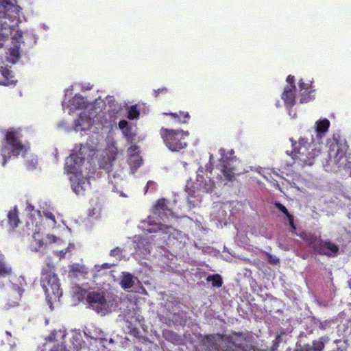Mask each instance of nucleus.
<instances>
[{
	"label": "nucleus",
	"mask_w": 351,
	"mask_h": 351,
	"mask_svg": "<svg viewBox=\"0 0 351 351\" xmlns=\"http://www.w3.org/2000/svg\"><path fill=\"white\" fill-rule=\"evenodd\" d=\"M267 261L271 265H276L279 263L280 260L278 258L274 256L271 254H267Z\"/></svg>",
	"instance_id": "obj_33"
},
{
	"label": "nucleus",
	"mask_w": 351,
	"mask_h": 351,
	"mask_svg": "<svg viewBox=\"0 0 351 351\" xmlns=\"http://www.w3.org/2000/svg\"><path fill=\"white\" fill-rule=\"evenodd\" d=\"M160 135L167 147L173 152H180L187 146L188 131L162 128Z\"/></svg>",
	"instance_id": "obj_6"
},
{
	"label": "nucleus",
	"mask_w": 351,
	"mask_h": 351,
	"mask_svg": "<svg viewBox=\"0 0 351 351\" xmlns=\"http://www.w3.org/2000/svg\"><path fill=\"white\" fill-rule=\"evenodd\" d=\"M324 343L322 342H319L317 344L315 345V350L320 351L324 348Z\"/></svg>",
	"instance_id": "obj_41"
},
{
	"label": "nucleus",
	"mask_w": 351,
	"mask_h": 351,
	"mask_svg": "<svg viewBox=\"0 0 351 351\" xmlns=\"http://www.w3.org/2000/svg\"><path fill=\"white\" fill-rule=\"evenodd\" d=\"M300 237L307 243L315 253L328 256H335L339 252V247L330 240H323L320 237L306 232H302Z\"/></svg>",
	"instance_id": "obj_4"
},
{
	"label": "nucleus",
	"mask_w": 351,
	"mask_h": 351,
	"mask_svg": "<svg viewBox=\"0 0 351 351\" xmlns=\"http://www.w3.org/2000/svg\"><path fill=\"white\" fill-rule=\"evenodd\" d=\"M168 93V89L165 87L160 88L157 90H154L153 93V95L155 97H158L160 94L166 95Z\"/></svg>",
	"instance_id": "obj_31"
},
{
	"label": "nucleus",
	"mask_w": 351,
	"mask_h": 351,
	"mask_svg": "<svg viewBox=\"0 0 351 351\" xmlns=\"http://www.w3.org/2000/svg\"><path fill=\"white\" fill-rule=\"evenodd\" d=\"M0 6L7 12H13L16 9L11 0H0Z\"/></svg>",
	"instance_id": "obj_29"
},
{
	"label": "nucleus",
	"mask_w": 351,
	"mask_h": 351,
	"mask_svg": "<svg viewBox=\"0 0 351 351\" xmlns=\"http://www.w3.org/2000/svg\"><path fill=\"white\" fill-rule=\"evenodd\" d=\"M154 214L157 215L160 219L165 221L173 215V211L168 208L165 199H160L156 202L154 208Z\"/></svg>",
	"instance_id": "obj_10"
},
{
	"label": "nucleus",
	"mask_w": 351,
	"mask_h": 351,
	"mask_svg": "<svg viewBox=\"0 0 351 351\" xmlns=\"http://www.w3.org/2000/svg\"><path fill=\"white\" fill-rule=\"evenodd\" d=\"M138 146L137 145H132L130 146L129 148H128V152L130 153H133L134 152H136L137 149H138Z\"/></svg>",
	"instance_id": "obj_42"
},
{
	"label": "nucleus",
	"mask_w": 351,
	"mask_h": 351,
	"mask_svg": "<svg viewBox=\"0 0 351 351\" xmlns=\"http://www.w3.org/2000/svg\"><path fill=\"white\" fill-rule=\"evenodd\" d=\"M122 249L119 247H116L115 248L112 249L110 252V255L111 256H114V257H117V256H120L122 254Z\"/></svg>",
	"instance_id": "obj_32"
},
{
	"label": "nucleus",
	"mask_w": 351,
	"mask_h": 351,
	"mask_svg": "<svg viewBox=\"0 0 351 351\" xmlns=\"http://www.w3.org/2000/svg\"><path fill=\"white\" fill-rule=\"evenodd\" d=\"M290 141L292 150L290 154L287 151V154L291 156L295 162H298L302 167L313 165L315 158L321 153V145L313 142L312 135L311 138L301 137L298 142L293 138H290Z\"/></svg>",
	"instance_id": "obj_1"
},
{
	"label": "nucleus",
	"mask_w": 351,
	"mask_h": 351,
	"mask_svg": "<svg viewBox=\"0 0 351 351\" xmlns=\"http://www.w3.org/2000/svg\"><path fill=\"white\" fill-rule=\"evenodd\" d=\"M71 180L72 182V184H71L72 189H73V191L77 195L82 194L84 192V191H85L84 184H89V180L86 178H82L78 179L77 182H74L71 178Z\"/></svg>",
	"instance_id": "obj_15"
},
{
	"label": "nucleus",
	"mask_w": 351,
	"mask_h": 351,
	"mask_svg": "<svg viewBox=\"0 0 351 351\" xmlns=\"http://www.w3.org/2000/svg\"><path fill=\"white\" fill-rule=\"evenodd\" d=\"M204 190L208 192V183L205 184V186H204Z\"/></svg>",
	"instance_id": "obj_46"
},
{
	"label": "nucleus",
	"mask_w": 351,
	"mask_h": 351,
	"mask_svg": "<svg viewBox=\"0 0 351 351\" xmlns=\"http://www.w3.org/2000/svg\"><path fill=\"white\" fill-rule=\"evenodd\" d=\"M208 282H210L215 287L219 288L223 285L222 278L219 274L210 275L206 278Z\"/></svg>",
	"instance_id": "obj_23"
},
{
	"label": "nucleus",
	"mask_w": 351,
	"mask_h": 351,
	"mask_svg": "<svg viewBox=\"0 0 351 351\" xmlns=\"http://www.w3.org/2000/svg\"><path fill=\"white\" fill-rule=\"evenodd\" d=\"M101 276V274H98V273H97V274H94V277H95V278H97V277H98V276Z\"/></svg>",
	"instance_id": "obj_47"
},
{
	"label": "nucleus",
	"mask_w": 351,
	"mask_h": 351,
	"mask_svg": "<svg viewBox=\"0 0 351 351\" xmlns=\"http://www.w3.org/2000/svg\"><path fill=\"white\" fill-rule=\"evenodd\" d=\"M34 241H35V244H36V245L34 247V250H36V251L38 250L44 245V242L41 239H38V240L35 239Z\"/></svg>",
	"instance_id": "obj_38"
},
{
	"label": "nucleus",
	"mask_w": 351,
	"mask_h": 351,
	"mask_svg": "<svg viewBox=\"0 0 351 351\" xmlns=\"http://www.w3.org/2000/svg\"><path fill=\"white\" fill-rule=\"evenodd\" d=\"M274 206L276 208H278L280 212L287 216L291 227L295 228L293 221V216L289 213L287 208L280 202H275Z\"/></svg>",
	"instance_id": "obj_20"
},
{
	"label": "nucleus",
	"mask_w": 351,
	"mask_h": 351,
	"mask_svg": "<svg viewBox=\"0 0 351 351\" xmlns=\"http://www.w3.org/2000/svg\"><path fill=\"white\" fill-rule=\"evenodd\" d=\"M152 184H154V182L152 181H149L147 184V187H149Z\"/></svg>",
	"instance_id": "obj_44"
},
{
	"label": "nucleus",
	"mask_w": 351,
	"mask_h": 351,
	"mask_svg": "<svg viewBox=\"0 0 351 351\" xmlns=\"http://www.w3.org/2000/svg\"><path fill=\"white\" fill-rule=\"evenodd\" d=\"M287 85H291L294 88H296L295 85V77L293 75H289L287 77Z\"/></svg>",
	"instance_id": "obj_36"
},
{
	"label": "nucleus",
	"mask_w": 351,
	"mask_h": 351,
	"mask_svg": "<svg viewBox=\"0 0 351 351\" xmlns=\"http://www.w3.org/2000/svg\"><path fill=\"white\" fill-rule=\"evenodd\" d=\"M140 116V111L137 105H132L128 108V119L134 120L138 119Z\"/></svg>",
	"instance_id": "obj_25"
},
{
	"label": "nucleus",
	"mask_w": 351,
	"mask_h": 351,
	"mask_svg": "<svg viewBox=\"0 0 351 351\" xmlns=\"http://www.w3.org/2000/svg\"><path fill=\"white\" fill-rule=\"evenodd\" d=\"M54 254L60 259H62V258L65 257V255L66 254V251L65 250H60V251H56Z\"/></svg>",
	"instance_id": "obj_39"
},
{
	"label": "nucleus",
	"mask_w": 351,
	"mask_h": 351,
	"mask_svg": "<svg viewBox=\"0 0 351 351\" xmlns=\"http://www.w3.org/2000/svg\"><path fill=\"white\" fill-rule=\"evenodd\" d=\"M86 302L96 312L102 313L107 309L108 304L105 296L97 291L88 293L86 298Z\"/></svg>",
	"instance_id": "obj_9"
},
{
	"label": "nucleus",
	"mask_w": 351,
	"mask_h": 351,
	"mask_svg": "<svg viewBox=\"0 0 351 351\" xmlns=\"http://www.w3.org/2000/svg\"><path fill=\"white\" fill-rule=\"evenodd\" d=\"M299 87L300 91H303L302 93V97L300 99V103H306L310 101L309 95L306 96V95H309L311 92V85L308 84L304 83L302 80L299 82Z\"/></svg>",
	"instance_id": "obj_16"
},
{
	"label": "nucleus",
	"mask_w": 351,
	"mask_h": 351,
	"mask_svg": "<svg viewBox=\"0 0 351 351\" xmlns=\"http://www.w3.org/2000/svg\"><path fill=\"white\" fill-rule=\"evenodd\" d=\"M72 105L77 109H84L86 107L84 98L81 95H75L72 100Z\"/></svg>",
	"instance_id": "obj_24"
},
{
	"label": "nucleus",
	"mask_w": 351,
	"mask_h": 351,
	"mask_svg": "<svg viewBox=\"0 0 351 351\" xmlns=\"http://www.w3.org/2000/svg\"><path fill=\"white\" fill-rule=\"evenodd\" d=\"M4 141L5 143L1 148L3 167L12 156L17 157L25 149V146L19 139V132L14 128H10L6 132Z\"/></svg>",
	"instance_id": "obj_5"
},
{
	"label": "nucleus",
	"mask_w": 351,
	"mask_h": 351,
	"mask_svg": "<svg viewBox=\"0 0 351 351\" xmlns=\"http://www.w3.org/2000/svg\"><path fill=\"white\" fill-rule=\"evenodd\" d=\"M142 163L143 160L138 155L134 154L129 158V164L132 167L138 168L142 165Z\"/></svg>",
	"instance_id": "obj_28"
},
{
	"label": "nucleus",
	"mask_w": 351,
	"mask_h": 351,
	"mask_svg": "<svg viewBox=\"0 0 351 351\" xmlns=\"http://www.w3.org/2000/svg\"><path fill=\"white\" fill-rule=\"evenodd\" d=\"M75 246L73 243H69V245L67 246V247H66L64 250L66 251V253L71 252V251H73L75 249Z\"/></svg>",
	"instance_id": "obj_40"
},
{
	"label": "nucleus",
	"mask_w": 351,
	"mask_h": 351,
	"mask_svg": "<svg viewBox=\"0 0 351 351\" xmlns=\"http://www.w3.org/2000/svg\"><path fill=\"white\" fill-rule=\"evenodd\" d=\"M120 285L123 289L132 288L134 285V276L130 273L123 274Z\"/></svg>",
	"instance_id": "obj_17"
},
{
	"label": "nucleus",
	"mask_w": 351,
	"mask_h": 351,
	"mask_svg": "<svg viewBox=\"0 0 351 351\" xmlns=\"http://www.w3.org/2000/svg\"><path fill=\"white\" fill-rule=\"evenodd\" d=\"M164 115L170 116L173 123L175 124H186L189 123L191 117L188 112L179 111L178 112H165Z\"/></svg>",
	"instance_id": "obj_14"
},
{
	"label": "nucleus",
	"mask_w": 351,
	"mask_h": 351,
	"mask_svg": "<svg viewBox=\"0 0 351 351\" xmlns=\"http://www.w3.org/2000/svg\"><path fill=\"white\" fill-rule=\"evenodd\" d=\"M46 217L52 220L53 221H56L55 220V216L51 213H47L45 215Z\"/></svg>",
	"instance_id": "obj_43"
},
{
	"label": "nucleus",
	"mask_w": 351,
	"mask_h": 351,
	"mask_svg": "<svg viewBox=\"0 0 351 351\" xmlns=\"http://www.w3.org/2000/svg\"><path fill=\"white\" fill-rule=\"evenodd\" d=\"M221 158L219 165L221 172L228 181H232L235 177L236 167L232 164L236 161V157L234 156V152L231 149L226 152L225 149L221 148L219 151Z\"/></svg>",
	"instance_id": "obj_7"
},
{
	"label": "nucleus",
	"mask_w": 351,
	"mask_h": 351,
	"mask_svg": "<svg viewBox=\"0 0 351 351\" xmlns=\"http://www.w3.org/2000/svg\"><path fill=\"white\" fill-rule=\"evenodd\" d=\"M19 50L18 47H13L9 49L8 60L10 62L15 63L19 58Z\"/></svg>",
	"instance_id": "obj_26"
},
{
	"label": "nucleus",
	"mask_w": 351,
	"mask_h": 351,
	"mask_svg": "<svg viewBox=\"0 0 351 351\" xmlns=\"http://www.w3.org/2000/svg\"><path fill=\"white\" fill-rule=\"evenodd\" d=\"M66 333L64 330H53L47 337L48 342L40 351H67L64 346Z\"/></svg>",
	"instance_id": "obj_8"
},
{
	"label": "nucleus",
	"mask_w": 351,
	"mask_h": 351,
	"mask_svg": "<svg viewBox=\"0 0 351 351\" xmlns=\"http://www.w3.org/2000/svg\"><path fill=\"white\" fill-rule=\"evenodd\" d=\"M8 223L12 229L16 228L20 223L19 218L18 210L15 207L14 209L9 211L8 214Z\"/></svg>",
	"instance_id": "obj_18"
},
{
	"label": "nucleus",
	"mask_w": 351,
	"mask_h": 351,
	"mask_svg": "<svg viewBox=\"0 0 351 351\" xmlns=\"http://www.w3.org/2000/svg\"><path fill=\"white\" fill-rule=\"evenodd\" d=\"M349 285H350V287L351 289V278H350V280H349Z\"/></svg>",
	"instance_id": "obj_48"
},
{
	"label": "nucleus",
	"mask_w": 351,
	"mask_h": 351,
	"mask_svg": "<svg viewBox=\"0 0 351 351\" xmlns=\"http://www.w3.org/2000/svg\"><path fill=\"white\" fill-rule=\"evenodd\" d=\"M12 271V268L5 264L3 258H0V276H9Z\"/></svg>",
	"instance_id": "obj_27"
},
{
	"label": "nucleus",
	"mask_w": 351,
	"mask_h": 351,
	"mask_svg": "<svg viewBox=\"0 0 351 351\" xmlns=\"http://www.w3.org/2000/svg\"><path fill=\"white\" fill-rule=\"evenodd\" d=\"M295 92L296 88H294L291 85H287L285 87L281 98L286 106L292 107L295 104Z\"/></svg>",
	"instance_id": "obj_11"
},
{
	"label": "nucleus",
	"mask_w": 351,
	"mask_h": 351,
	"mask_svg": "<svg viewBox=\"0 0 351 351\" xmlns=\"http://www.w3.org/2000/svg\"><path fill=\"white\" fill-rule=\"evenodd\" d=\"M84 158L78 157L76 154H71L66 159L65 162V170L67 173H73L77 170L76 166L83 163Z\"/></svg>",
	"instance_id": "obj_13"
},
{
	"label": "nucleus",
	"mask_w": 351,
	"mask_h": 351,
	"mask_svg": "<svg viewBox=\"0 0 351 351\" xmlns=\"http://www.w3.org/2000/svg\"><path fill=\"white\" fill-rule=\"evenodd\" d=\"M204 345L207 346L208 348H212L216 351L218 350V346L217 343V335H208L204 337L203 339Z\"/></svg>",
	"instance_id": "obj_19"
},
{
	"label": "nucleus",
	"mask_w": 351,
	"mask_h": 351,
	"mask_svg": "<svg viewBox=\"0 0 351 351\" xmlns=\"http://www.w3.org/2000/svg\"><path fill=\"white\" fill-rule=\"evenodd\" d=\"M123 132V134L128 138V139H132L134 136V134L132 132V128L131 126H129L128 127V129L126 128L123 130H122Z\"/></svg>",
	"instance_id": "obj_34"
},
{
	"label": "nucleus",
	"mask_w": 351,
	"mask_h": 351,
	"mask_svg": "<svg viewBox=\"0 0 351 351\" xmlns=\"http://www.w3.org/2000/svg\"><path fill=\"white\" fill-rule=\"evenodd\" d=\"M278 346V343L274 344L271 348V350L274 351L277 348Z\"/></svg>",
	"instance_id": "obj_45"
},
{
	"label": "nucleus",
	"mask_w": 351,
	"mask_h": 351,
	"mask_svg": "<svg viewBox=\"0 0 351 351\" xmlns=\"http://www.w3.org/2000/svg\"><path fill=\"white\" fill-rule=\"evenodd\" d=\"M69 273L75 276H77V274L85 276L88 274V270L84 266L74 264L71 266Z\"/></svg>",
	"instance_id": "obj_22"
},
{
	"label": "nucleus",
	"mask_w": 351,
	"mask_h": 351,
	"mask_svg": "<svg viewBox=\"0 0 351 351\" xmlns=\"http://www.w3.org/2000/svg\"><path fill=\"white\" fill-rule=\"evenodd\" d=\"M128 122L125 120H121L119 122V127L121 130H123L126 128L128 129L129 127Z\"/></svg>",
	"instance_id": "obj_37"
},
{
	"label": "nucleus",
	"mask_w": 351,
	"mask_h": 351,
	"mask_svg": "<svg viewBox=\"0 0 351 351\" xmlns=\"http://www.w3.org/2000/svg\"><path fill=\"white\" fill-rule=\"evenodd\" d=\"M335 143L330 145V150L335 151L334 166L330 171L335 173H341V178L351 177V160L346 156L347 145L344 143H340L339 140L333 137Z\"/></svg>",
	"instance_id": "obj_3"
},
{
	"label": "nucleus",
	"mask_w": 351,
	"mask_h": 351,
	"mask_svg": "<svg viewBox=\"0 0 351 351\" xmlns=\"http://www.w3.org/2000/svg\"><path fill=\"white\" fill-rule=\"evenodd\" d=\"M1 73L2 75L3 79L0 80V85L6 86L16 85L17 80H15L10 67L2 66L1 68Z\"/></svg>",
	"instance_id": "obj_12"
},
{
	"label": "nucleus",
	"mask_w": 351,
	"mask_h": 351,
	"mask_svg": "<svg viewBox=\"0 0 351 351\" xmlns=\"http://www.w3.org/2000/svg\"><path fill=\"white\" fill-rule=\"evenodd\" d=\"M100 167L105 169L108 173H110L112 171V160H109V161L106 162L105 164H101Z\"/></svg>",
	"instance_id": "obj_30"
},
{
	"label": "nucleus",
	"mask_w": 351,
	"mask_h": 351,
	"mask_svg": "<svg viewBox=\"0 0 351 351\" xmlns=\"http://www.w3.org/2000/svg\"><path fill=\"white\" fill-rule=\"evenodd\" d=\"M330 126V121L327 119L316 121V132L318 134L324 133L328 131Z\"/></svg>",
	"instance_id": "obj_21"
},
{
	"label": "nucleus",
	"mask_w": 351,
	"mask_h": 351,
	"mask_svg": "<svg viewBox=\"0 0 351 351\" xmlns=\"http://www.w3.org/2000/svg\"><path fill=\"white\" fill-rule=\"evenodd\" d=\"M40 285L45 293L47 302L51 309H53V304L59 301L62 295L60 280L53 266L47 264L43 268Z\"/></svg>",
	"instance_id": "obj_2"
},
{
	"label": "nucleus",
	"mask_w": 351,
	"mask_h": 351,
	"mask_svg": "<svg viewBox=\"0 0 351 351\" xmlns=\"http://www.w3.org/2000/svg\"><path fill=\"white\" fill-rule=\"evenodd\" d=\"M114 264L104 263L101 265H95V269L97 272L100 271L102 269H110L113 267Z\"/></svg>",
	"instance_id": "obj_35"
}]
</instances>
